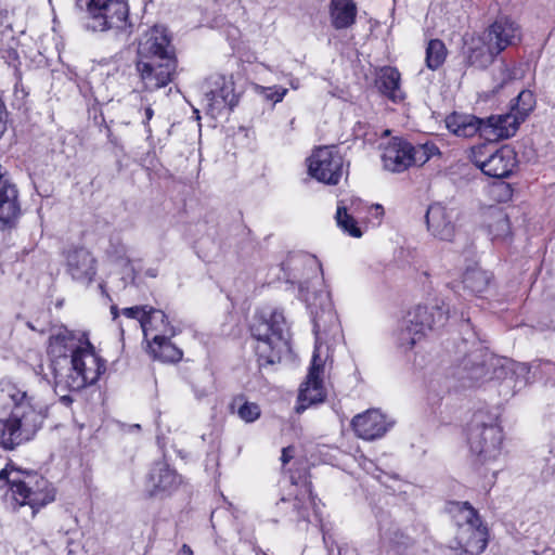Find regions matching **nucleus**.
Masks as SVG:
<instances>
[{"label": "nucleus", "instance_id": "nucleus-29", "mask_svg": "<svg viewBox=\"0 0 555 555\" xmlns=\"http://www.w3.org/2000/svg\"><path fill=\"white\" fill-rule=\"evenodd\" d=\"M142 332L144 337H149L155 332V335H169L173 336L176 330L170 325L167 315L158 309L152 307L147 308L145 319L142 320Z\"/></svg>", "mask_w": 555, "mask_h": 555}, {"label": "nucleus", "instance_id": "nucleus-18", "mask_svg": "<svg viewBox=\"0 0 555 555\" xmlns=\"http://www.w3.org/2000/svg\"><path fill=\"white\" fill-rule=\"evenodd\" d=\"M460 214L456 207H448L439 203L430 205L426 212L428 231L441 241H452Z\"/></svg>", "mask_w": 555, "mask_h": 555}, {"label": "nucleus", "instance_id": "nucleus-44", "mask_svg": "<svg viewBox=\"0 0 555 555\" xmlns=\"http://www.w3.org/2000/svg\"><path fill=\"white\" fill-rule=\"evenodd\" d=\"M178 555H193V551L188 544H183L179 550Z\"/></svg>", "mask_w": 555, "mask_h": 555}, {"label": "nucleus", "instance_id": "nucleus-37", "mask_svg": "<svg viewBox=\"0 0 555 555\" xmlns=\"http://www.w3.org/2000/svg\"><path fill=\"white\" fill-rule=\"evenodd\" d=\"M534 96L532 92L524 90L517 96V103L511 113H514L524 121L528 114L534 107Z\"/></svg>", "mask_w": 555, "mask_h": 555}, {"label": "nucleus", "instance_id": "nucleus-11", "mask_svg": "<svg viewBox=\"0 0 555 555\" xmlns=\"http://www.w3.org/2000/svg\"><path fill=\"white\" fill-rule=\"evenodd\" d=\"M469 158L485 175L498 179L511 176L517 166L516 152L508 145L479 144L472 147Z\"/></svg>", "mask_w": 555, "mask_h": 555}, {"label": "nucleus", "instance_id": "nucleus-36", "mask_svg": "<svg viewBox=\"0 0 555 555\" xmlns=\"http://www.w3.org/2000/svg\"><path fill=\"white\" fill-rule=\"evenodd\" d=\"M335 218H336L337 225L344 232L348 233L350 236H353V237L362 236V232H361L360 228L358 227L357 221L350 214H348L347 207L345 206L344 202L338 203Z\"/></svg>", "mask_w": 555, "mask_h": 555}, {"label": "nucleus", "instance_id": "nucleus-8", "mask_svg": "<svg viewBox=\"0 0 555 555\" xmlns=\"http://www.w3.org/2000/svg\"><path fill=\"white\" fill-rule=\"evenodd\" d=\"M448 320V313L442 307L416 306L400 321L397 331V343L403 350L411 349L434 326H441Z\"/></svg>", "mask_w": 555, "mask_h": 555}, {"label": "nucleus", "instance_id": "nucleus-13", "mask_svg": "<svg viewBox=\"0 0 555 555\" xmlns=\"http://www.w3.org/2000/svg\"><path fill=\"white\" fill-rule=\"evenodd\" d=\"M206 114L218 118L237 104L234 83L222 75L210 76L203 85Z\"/></svg>", "mask_w": 555, "mask_h": 555}, {"label": "nucleus", "instance_id": "nucleus-33", "mask_svg": "<svg viewBox=\"0 0 555 555\" xmlns=\"http://www.w3.org/2000/svg\"><path fill=\"white\" fill-rule=\"evenodd\" d=\"M490 274L480 268L467 269L463 275L464 287L472 293H483L490 283Z\"/></svg>", "mask_w": 555, "mask_h": 555}, {"label": "nucleus", "instance_id": "nucleus-52", "mask_svg": "<svg viewBox=\"0 0 555 555\" xmlns=\"http://www.w3.org/2000/svg\"><path fill=\"white\" fill-rule=\"evenodd\" d=\"M257 555H267L266 553L261 552V553H258Z\"/></svg>", "mask_w": 555, "mask_h": 555}, {"label": "nucleus", "instance_id": "nucleus-51", "mask_svg": "<svg viewBox=\"0 0 555 555\" xmlns=\"http://www.w3.org/2000/svg\"><path fill=\"white\" fill-rule=\"evenodd\" d=\"M384 134H385V135H388V134H389V130H385V131H384Z\"/></svg>", "mask_w": 555, "mask_h": 555}, {"label": "nucleus", "instance_id": "nucleus-1", "mask_svg": "<svg viewBox=\"0 0 555 555\" xmlns=\"http://www.w3.org/2000/svg\"><path fill=\"white\" fill-rule=\"evenodd\" d=\"M293 267L294 281L299 283L301 296L305 298L313 320L315 347L306 380L301 384L296 411L304 412L312 404L321 403L326 398L323 383L324 365L328 359L331 347L341 338L340 324L328 294L321 292L310 295L304 285V279L318 275L320 266L314 257L298 256L289 261Z\"/></svg>", "mask_w": 555, "mask_h": 555}, {"label": "nucleus", "instance_id": "nucleus-41", "mask_svg": "<svg viewBox=\"0 0 555 555\" xmlns=\"http://www.w3.org/2000/svg\"><path fill=\"white\" fill-rule=\"evenodd\" d=\"M237 414L246 423H251L259 418L260 408L257 403L245 402L238 408Z\"/></svg>", "mask_w": 555, "mask_h": 555}, {"label": "nucleus", "instance_id": "nucleus-27", "mask_svg": "<svg viewBox=\"0 0 555 555\" xmlns=\"http://www.w3.org/2000/svg\"><path fill=\"white\" fill-rule=\"evenodd\" d=\"M400 81L401 75L395 67L385 66L377 74L376 83L379 91L392 102H400L404 99Z\"/></svg>", "mask_w": 555, "mask_h": 555}, {"label": "nucleus", "instance_id": "nucleus-39", "mask_svg": "<svg viewBox=\"0 0 555 555\" xmlns=\"http://www.w3.org/2000/svg\"><path fill=\"white\" fill-rule=\"evenodd\" d=\"M254 90L258 95L262 96L266 101L272 102L273 104L282 102L287 94V89L279 86L263 87L260 85H255Z\"/></svg>", "mask_w": 555, "mask_h": 555}, {"label": "nucleus", "instance_id": "nucleus-32", "mask_svg": "<svg viewBox=\"0 0 555 555\" xmlns=\"http://www.w3.org/2000/svg\"><path fill=\"white\" fill-rule=\"evenodd\" d=\"M23 402H34V398L12 379L2 378L0 380V404L12 409Z\"/></svg>", "mask_w": 555, "mask_h": 555}, {"label": "nucleus", "instance_id": "nucleus-14", "mask_svg": "<svg viewBox=\"0 0 555 555\" xmlns=\"http://www.w3.org/2000/svg\"><path fill=\"white\" fill-rule=\"evenodd\" d=\"M85 333H75L66 327L54 328L49 338L48 353L51 357V366L56 379V366H66L72 356L81 348L82 340H87Z\"/></svg>", "mask_w": 555, "mask_h": 555}, {"label": "nucleus", "instance_id": "nucleus-17", "mask_svg": "<svg viewBox=\"0 0 555 555\" xmlns=\"http://www.w3.org/2000/svg\"><path fill=\"white\" fill-rule=\"evenodd\" d=\"M135 67L144 90L154 91L173 80L177 61L138 60Z\"/></svg>", "mask_w": 555, "mask_h": 555}, {"label": "nucleus", "instance_id": "nucleus-22", "mask_svg": "<svg viewBox=\"0 0 555 555\" xmlns=\"http://www.w3.org/2000/svg\"><path fill=\"white\" fill-rule=\"evenodd\" d=\"M181 483L180 476L165 463H156L146 479L145 491L150 496L169 494Z\"/></svg>", "mask_w": 555, "mask_h": 555}, {"label": "nucleus", "instance_id": "nucleus-34", "mask_svg": "<svg viewBox=\"0 0 555 555\" xmlns=\"http://www.w3.org/2000/svg\"><path fill=\"white\" fill-rule=\"evenodd\" d=\"M380 542L388 552L400 554L411 544V539L399 529H390L380 534Z\"/></svg>", "mask_w": 555, "mask_h": 555}, {"label": "nucleus", "instance_id": "nucleus-46", "mask_svg": "<svg viewBox=\"0 0 555 555\" xmlns=\"http://www.w3.org/2000/svg\"><path fill=\"white\" fill-rule=\"evenodd\" d=\"M144 114H145V119L147 122L152 119V117L154 115V111L151 107H146Z\"/></svg>", "mask_w": 555, "mask_h": 555}, {"label": "nucleus", "instance_id": "nucleus-7", "mask_svg": "<svg viewBox=\"0 0 555 555\" xmlns=\"http://www.w3.org/2000/svg\"><path fill=\"white\" fill-rule=\"evenodd\" d=\"M457 525L450 548L455 555H480L488 544V530L468 503H455L452 508Z\"/></svg>", "mask_w": 555, "mask_h": 555}, {"label": "nucleus", "instance_id": "nucleus-10", "mask_svg": "<svg viewBox=\"0 0 555 555\" xmlns=\"http://www.w3.org/2000/svg\"><path fill=\"white\" fill-rule=\"evenodd\" d=\"M503 434L493 421L482 422V415L476 414L468 431V444L476 461L481 465H492L502 456Z\"/></svg>", "mask_w": 555, "mask_h": 555}, {"label": "nucleus", "instance_id": "nucleus-26", "mask_svg": "<svg viewBox=\"0 0 555 555\" xmlns=\"http://www.w3.org/2000/svg\"><path fill=\"white\" fill-rule=\"evenodd\" d=\"M494 50V46L487 39L486 33L482 37L472 38L466 52L467 63L477 68H485L500 53Z\"/></svg>", "mask_w": 555, "mask_h": 555}, {"label": "nucleus", "instance_id": "nucleus-6", "mask_svg": "<svg viewBox=\"0 0 555 555\" xmlns=\"http://www.w3.org/2000/svg\"><path fill=\"white\" fill-rule=\"evenodd\" d=\"M251 334L257 339L256 352L268 364L280 361V354L288 349L287 331L282 312L262 311L251 324Z\"/></svg>", "mask_w": 555, "mask_h": 555}, {"label": "nucleus", "instance_id": "nucleus-45", "mask_svg": "<svg viewBox=\"0 0 555 555\" xmlns=\"http://www.w3.org/2000/svg\"><path fill=\"white\" fill-rule=\"evenodd\" d=\"M371 209L374 210L376 217H380L384 214V209L380 205H374L371 207Z\"/></svg>", "mask_w": 555, "mask_h": 555}, {"label": "nucleus", "instance_id": "nucleus-31", "mask_svg": "<svg viewBox=\"0 0 555 555\" xmlns=\"http://www.w3.org/2000/svg\"><path fill=\"white\" fill-rule=\"evenodd\" d=\"M169 335H154L149 343L150 353L155 360L162 362H178L182 359V351L175 346Z\"/></svg>", "mask_w": 555, "mask_h": 555}, {"label": "nucleus", "instance_id": "nucleus-47", "mask_svg": "<svg viewBox=\"0 0 555 555\" xmlns=\"http://www.w3.org/2000/svg\"><path fill=\"white\" fill-rule=\"evenodd\" d=\"M111 313L113 315V319L116 320L117 317L119 315V311H118V308L116 306H112L111 307Z\"/></svg>", "mask_w": 555, "mask_h": 555}, {"label": "nucleus", "instance_id": "nucleus-9", "mask_svg": "<svg viewBox=\"0 0 555 555\" xmlns=\"http://www.w3.org/2000/svg\"><path fill=\"white\" fill-rule=\"evenodd\" d=\"M380 147L383 166L391 172H402L411 166L424 165L439 154L435 144L425 143L413 146L410 142L397 137L388 140L386 144H380Z\"/></svg>", "mask_w": 555, "mask_h": 555}, {"label": "nucleus", "instance_id": "nucleus-23", "mask_svg": "<svg viewBox=\"0 0 555 555\" xmlns=\"http://www.w3.org/2000/svg\"><path fill=\"white\" fill-rule=\"evenodd\" d=\"M520 122L514 113L492 115L482 119L481 138L489 142L507 139L515 134Z\"/></svg>", "mask_w": 555, "mask_h": 555}, {"label": "nucleus", "instance_id": "nucleus-24", "mask_svg": "<svg viewBox=\"0 0 555 555\" xmlns=\"http://www.w3.org/2000/svg\"><path fill=\"white\" fill-rule=\"evenodd\" d=\"M487 39L492 41L494 51L500 53L508 46L520 41L521 33L519 26L506 17L498 18L486 31Z\"/></svg>", "mask_w": 555, "mask_h": 555}, {"label": "nucleus", "instance_id": "nucleus-20", "mask_svg": "<svg viewBox=\"0 0 555 555\" xmlns=\"http://www.w3.org/2000/svg\"><path fill=\"white\" fill-rule=\"evenodd\" d=\"M18 215V191L0 165V230L11 228Z\"/></svg>", "mask_w": 555, "mask_h": 555}, {"label": "nucleus", "instance_id": "nucleus-21", "mask_svg": "<svg viewBox=\"0 0 555 555\" xmlns=\"http://www.w3.org/2000/svg\"><path fill=\"white\" fill-rule=\"evenodd\" d=\"M95 264V258L86 248H73L66 254V272L79 283L88 284L93 280L96 273Z\"/></svg>", "mask_w": 555, "mask_h": 555}, {"label": "nucleus", "instance_id": "nucleus-48", "mask_svg": "<svg viewBox=\"0 0 555 555\" xmlns=\"http://www.w3.org/2000/svg\"><path fill=\"white\" fill-rule=\"evenodd\" d=\"M373 467V463L371 461H365L364 464H363V468L367 472V473H372L371 469Z\"/></svg>", "mask_w": 555, "mask_h": 555}, {"label": "nucleus", "instance_id": "nucleus-40", "mask_svg": "<svg viewBox=\"0 0 555 555\" xmlns=\"http://www.w3.org/2000/svg\"><path fill=\"white\" fill-rule=\"evenodd\" d=\"M296 500L301 503L302 502V505H298L296 504V508L298 509V514L299 516L304 519V520H308L309 519V514L306 512V509L308 508V506H311L314 508L315 506V499L314 496L312 495V492H311V487L309 483H305L304 487H302V494H301V498H296Z\"/></svg>", "mask_w": 555, "mask_h": 555}, {"label": "nucleus", "instance_id": "nucleus-42", "mask_svg": "<svg viewBox=\"0 0 555 555\" xmlns=\"http://www.w3.org/2000/svg\"><path fill=\"white\" fill-rule=\"evenodd\" d=\"M147 308L149 307H146V306H144V307L135 306V307L124 308L121 310V313L128 319L138 320L140 323V326L142 327V320L145 319Z\"/></svg>", "mask_w": 555, "mask_h": 555}, {"label": "nucleus", "instance_id": "nucleus-19", "mask_svg": "<svg viewBox=\"0 0 555 555\" xmlns=\"http://www.w3.org/2000/svg\"><path fill=\"white\" fill-rule=\"evenodd\" d=\"M489 365L493 369L491 378L506 382L513 388H521L530 382V366L527 363L491 357Z\"/></svg>", "mask_w": 555, "mask_h": 555}, {"label": "nucleus", "instance_id": "nucleus-25", "mask_svg": "<svg viewBox=\"0 0 555 555\" xmlns=\"http://www.w3.org/2000/svg\"><path fill=\"white\" fill-rule=\"evenodd\" d=\"M483 227L492 241H506L511 236V223L506 212L490 206L482 214Z\"/></svg>", "mask_w": 555, "mask_h": 555}, {"label": "nucleus", "instance_id": "nucleus-12", "mask_svg": "<svg viewBox=\"0 0 555 555\" xmlns=\"http://www.w3.org/2000/svg\"><path fill=\"white\" fill-rule=\"evenodd\" d=\"M309 175L318 181L336 185L344 175V158L336 146H319L307 159Z\"/></svg>", "mask_w": 555, "mask_h": 555}, {"label": "nucleus", "instance_id": "nucleus-28", "mask_svg": "<svg viewBox=\"0 0 555 555\" xmlns=\"http://www.w3.org/2000/svg\"><path fill=\"white\" fill-rule=\"evenodd\" d=\"M447 128L457 137H481L482 119L474 115L453 113L446 118Z\"/></svg>", "mask_w": 555, "mask_h": 555}, {"label": "nucleus", "instance_id": "nucleus-38", "mask_svg": "<svg viewBox=\"0 0 555 555\" xmlns=\"http://www.w3.org/2000/svg\"><path fill=\"white\" fill-rule=\"evenodd\" d=\"M515 78L514 70L505 63H501L493 69L492 79H493V92H498L501 88H503L506 83L512 81Z\"/></svg>", "mask_w": 555, "mask_h": 555}, {"label": "nucleus", "instance_id": "nucleus-2", "mask_svg": "<svg viewBox=\"0 0 555 555\" xmlns=\"http://www.w3.org/2000/svg\"><path fill=\"white\" fill-rule=\"evenodd\" d=\"M4 481L7 490L3 502L7 508L17 512L29 507L30 516L55 500V489L44 477L31 470H22L8 464L0 470V482Z\"/></svg>", "mask_w": 555, "mask_h": 555}, {"label": "nucleus", "instance_id": "nucleus-16", "mask_svg": "<svg viewBox=\"0 0 555 555\" xmlns=\"http://www.w3.org/2000/svg\"><path fill=\"white\" fill-rule=\"evenodd\" d=\"M395 425V420L378 409H370L357 414L351 421V427L357 437L373 441L384 437Z\"/></svg>", "mask_w": 555, "mask_h": 555}, {"label": "nucleus", "instance_id": "nucleus-43", "mask_svg": "<svg viewBox=\"0 0 555 555\" xmlns=\"http://www.w3.org/2000/svg\"><path fill=\"white\" fill-rule=\"evenodd\" d=\"M295 450L293 447H287L282 450L281 461L283 465L287 464L294 457Z\"/></svg>", "mask_w": 555, "mask_h": 555}, {"label": "nucleus", "instance_id": "nucleus-30", "mask_svg": "<svg viewBox=\"0 0 555 555\" xmlns=\"http://www.w3.org/2000/svg\"><path fill=\"white\" fill-rule=\"evenodd\" d=\"M332 25L336 29L350 27L357 15V7L353 0H332L330 5Z\"/></svg>", "mask_w": 555, "mask_h": 555}, {"label": "nucleus", "instance_id": "nucleus-4", "mask_svg": "<svg viewBox=\"0 0 555 555\" xmlns=\"http://www.w3.org/2000/svg\"><path fill=\"white\" fill-rule=\"evenodd\" d=\"M47 410L35 402H23L12 408L5 418L0 420V446L5 450L31 440L43 425Z\"/></svg>", "mask_w": 555, "mask_h": 555}, {"label": "nucleus", "instance_id": "nucleus-5", "mask_svg": "<svg viewBox=\"0 0 555 555\" xmlns=\"http://www.w3.org/2000/svg\"><path fill=\"white\" fill-rule=\"evenodd\" d=\"M83 26L91 31L126 30L129 26V5L126 0H75Z\"/></svg>", "mask_w": 555, "mask_h": 555}, {"label": "nucleus", "instance_id": "nucleus-35", "mask_svg": "<svg viewBox=\"0 0 555 555\" xmlns=\"http://www.w3.org/2000/svg\"><path fill=\"white\" fill-rule=\"evenodd\" d=\"M448 50L444 43L439 39H433L426 48V66L431 69H438L446 61Z\"/></svg>", "mask_w": 555, "mask_h": 555}, {"label": "nucleus", "instance_id": "nucleus-49", "mask_svg": "<svg viewBox=\"0 0 555 555\" xmlns=\"http://www.w3.org/2000/svg\"><path fill=\"white\" fill-rule=\"evenodd\" d=\"M291 87H292L293 89H298V87H299L298 81H297V80H293V81H291Z\"/></svg>", "mask_w": 555, "mask_h": 555}, {"label": "nucleus", "instance_id": "nucleus-15", "mask_svg": "<svg viewBox=\"0 0 555 555\" xmlns=\"http://www.w3.org/2000/svg\"><path fill=\"white\" fill-rule=\"evenodd\" d=\"M138 60L177 61L171 37L164 26H154L146 30L138 44Z\"/></svg>", "mask_w": 555, "mask_h": 555}, {"label": "nucleus", "instance_id": "nucleus-50", "mask_svg": "<svg viewBox=\"0 0 555 555\" xmlns=\"http://www.w3.org/2000/svg\"><path fill=\"white\" fill-rule=\"evenodd\" d=\"M196 118H199V112L197 109L194 111Z\"/></svg>", "mask_w": 555, "mask_h": 555}, {"label": "nucleus", "instance_id": "nucleus-3", "mask_svg": "<svg viewBox=\"0 0 555 555\" xmlns=\"http://www.w3.org/2000/svg\"><path fill=\"white\" fill-rule=\"evenodd\" d=\"M66 366H56L55 387L61 391H77L88 385L94 384L105 371V362L95 352L94 347L89 341L82 340V346Z\"/></svg>", "mask_w": 555, "mask_h": 555}]
</instances>
